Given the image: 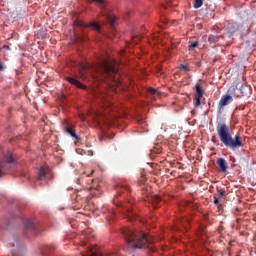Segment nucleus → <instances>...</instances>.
<instances>
[{"label": "nucleus", "instance_id": "f257e3e1", "mask_svg": "<svg viewBox=\"0 0 256 256\" xmlns=\"http://www.w3.org/2000/svg\"><path fill=\"white\" fill-rule=\"evenodd\" d=\"M95 73H99L104 79H108L111 87H121L122 85L119 70L111 61L105 58H100L97 64L84 66L79 71L81 79L95 77Z\"/></svg>", "mask_w": 256, "mask_h": 256}, {"label": "nucleus", "instance_id": "f03ea898", "mask_svg": "<svg viewBox=\"0 0 256 256\" xmlns=\"http://www.w3.org/2000/svg\"><path fill=\"white\" fill-rule=\"evenodd\" d=\"M122 233L126 243L132 249H146L147 253H153L155 251L153 239L147 233L135 232L131 228L123 229Z\"/></svg>", "mask_w": 256, "mask_h": 256}, {"label": "nucleus", "instance_id": "7ed1b4c3", "mask_svg": "<svg viewBox=\"0 0 256 256\" xmlns=\"http://www.w3.org/2000/svg\"><path fill=\"white\" fill-rule=\"evenodd\" d=\"M216 131L221 143H223V145H225L228 149L235 151V149L243 147V138L241 137V134L237 133L233 137L229 126H227L225 122H217Z\"/></svg>", "mask_w": 256, "mask_h": 256}, {"label": "nucleus", "instance_id": "20e7f679", "mask_svg": "<svg viewBox=\"0 0 256 256\" xmlns=\"http://www.w3.org/2000/svg\"><path fill=\"white\" fill-rule=\"evenodd\" d=\"M247 91H249V86L247 85H241L239 88L237 86H231L227 94L220 99L218 104L219 109H223V107H227L229 103H233V97H244V95H247Z\"/></svg>", "mask_w": 256, "mask_h": 256}, {"label": "nucleus", "instance_id": "39448f33", "mask_svg": "<svg viewBox=\"0 0 256 256\" xmlns=\"http://www.w3.org/2000/svg\"><path fill=\"white\" fill-rule=\"evenodd\" d=\"M4 161L0 162V177H3L7 173V169H9V165L13 163V153L8 152L4 155Z\"/></svg>", "mask_w": 256, "mask_h": 256}, {"label": "nucleus", "instance_id": "423d86ee", "mask_svg": "<svg viewBox=\"0 0 256 256\" xmlns=\"http://www.w3.org/2000/svg\"><path fill=\"white\" fill-rule=\"evenodd\" d=\"M94 97L95 99H97V101L101 103L104 109H109V107H111V100L109 99V96H107V94L100 92L94 94Z\"/></svg>", "mask_w": 256, "mask_h": 256}, {"label": "nucleus", "instance_id": "0eeeda50", "mask_svg": "<svg viewBox=\"0 0 256 256\" xmlns=\"http://www.w3.org/2000/svg\"><path fill=\"white\" fill-rule=\"evenodd\" d=\"M38 179H51V170L47 167H41L38 172Z\"/></svg>", "mask_w": 256, "mask_h": 256}, {"label": "nucleus", "instance_id": "6e6552de", "mask_svg": "<svg viewBox=\"0 0 256 256\" xmlns=\"http://www.w3.org/2000/svg\"><path fill=\"white\" fill-rule=\"evenodd\" d=\"M163 199H161V196L159 194H151V196L149 197V201H151L152 206L154 207V209H157V207H159V203H161Z\"/></svg>", "mask_w": 256, "mask_h": 256}, {"label": "nucleus", "instance_id": "1a4fd4ad", "mask_svg": "<svg viewBox=\"0 0 256 256\" xmlns=\"http://www.w3.org/2000/svg\"><path fill=\"white\" fill-rule=\"evenodd\" d=\"M217 165L219 166L221 173H227L229 166L227 165V161L224 158H218Z\"/></svg>", "mask_w": 256, "mask_h": 256}, {"label": "nucleus", "instance_id": "9d476101", "mask_svg": "<svg viewBox=\"0 0 256 256\" xmlns=\"http://www.w3.org/2000/svg\"><path fill=\"white\" fill-rule=\"evenodd\" d=\"M102 15L105 17L109 25H111V27H115V16L113 14L104 10L102 11Z\"/></svg>", "mask_w": 256, "mask_h": 256}, {"label": "nucleus", "instance_id": "9b49d317", "mask_svg": "<svg viewBox=\"0 0 256 256\" xmlns=\"http://www.w3.org/2000/svg\"><path fill=\"white\" fill-rule=\"evenodd\" d=\"M66 81H68V83H71V85H75L79 89H87V86L83 85L81 82H79V80L73 77H66Z\"/></svg>", "mask_w": 256, "mask_h": 256}, {"label": "nucleus", "instance_id": "f8f14e48", "mask_svg": "<svg viewBox=\"0 0 256 256\" xmlns=\"http://www.w3.org/2000/svg\"><path fill=\"white\" fill-rule=\"evenodd\" d=\"M148 97H151V99H159L160 93L157 91V89L154 88H148L147 90Z\"/></svg>", "mask_w": 256, "mask_h": 256}, {"label": "nucleus", "instance_id": "ddd939ff", "mask_svg": "<svg viewBox=\"0 0 256 256\" xmlns=\"http://www.w3.org/2000/svg\"><path fill=\"white\" fill-rule=\"evenodd\" d=\"M195 97H203V88L201 87V84H196L195 85Z\"/></svg>", "mask_w": 256, "mask_h": 256}, {"label": "nucleus", "instance_id": "4468645a", "mask_svg": "<svg viewBox=\"0 0 256 256\" xmlns=\"http://www.w3.org/2000/svg\"><path fill=\"white\" fill-rule=\"evenodd\" d=\"M65 131L68 135H70V137H74V139H79V136H77V134H75V130H73V128L71 127H66Z\"/></svg>", "mask_w": 256, "mask_h": 256}, {"label": "nucleus", "instance_id": "2eb2a0df", "mask_svg": "<svg viewBox=\"0 0 256 256\" xmlns=\"http://www.w3.org/2000/svg\"><path fill=\"white\" fill-rule=\"evenodd\" d=\"M178 225H182L185 229H187V225H189V219L180 218L178 220Z\"/></svg>", "mask_w": 256, "mask_h": 256}, {"label": "nucleus", "instance_id": "dca6fc26", "mask_svg": "<svg viewBox=\"0 0 256 256\" xmlns=\"http://www.w3.org/2000/svg\"><path fill=\"white\" fill-rule=\"evenodd\" d=\"M218 198L221 199L227 195V191L223 188L217 189Z\"/></svg>", "mask_w": 256, "mask_h": 256}, {"label": "nucleus", "instance_id": "f3484780", "mask_svg": "<svg viewBox=\"0 0 256 256\" xmlns=\"http://www.w3.org/2000/svg\"><path fill=\"white\" fill-rule=\"evenodd\" d=\"M203 96H195L194 98V106L195 107H199V105H201V99Z\"/></svg>", "mask_w": 256, "mask_h": 256}, {"label": "nucleus", "instance_id": "a211bd4d", "mask_svg": "<svg viewBox=\"0 0 256 256\" xmlns=\"http://www.w3.org/2000/svg\"><path fill=\"white\" fill-rule=\"evenodd\" d=\"M200 7H203V0H195L194 9H199Z\"/></svg>", "mask_w": 256, "mask_h": 256}, {"label": "nucleus", "instance_id": "6ab92c4d", "mask_svg": "<svg viewBox=\"0 0 256 256\" xmlns=\"http://www.w3.org/2000/svg\"><path fill=\"white\" fill-rule=\"evenodd\" d=\"M94 3H97L101 9H105V0H92Z\"/></svg>", "mask_w": 256, "mask_h": 256}, {"label": "nucleus", "instance_id": "aec40b11", "mask_svg": "<svg viewBox=\"0 0 256 256\" xmlns=\"http://www.w3.org/2000/svg\"><path fill=\"white\" fill-rule=\"evenodd\" d=\"M126 211H127L126 217L128 218V221H133V219L131 218L132 215H135L133 214V210H131V208H128L126 209Z\"/></svg>", "mask_w": 256, "mask_h": 256}, {"label": "nucleus", "instance_id": "412c9836", "mask_svg": "<svg viewBox=\"0 0 256 256\" xmlns=\"http://www.w3.org/2000/svg\"><path fill=\"white\" fill-rule=\"evenodd\" d=\"M208 41H209V43H217V41H219V37L213 36V35L209 36Z\"/></svg>", "mask_w": 256, "mask_h": 256}, {"label": "nucleus", "instance_id": "4be33fe9", "mask_svg": "<svg viewBox=\"0 0 256 256\" xmlns=\"http://www.w3.org/2000/svg\"><path fill=\"white\" fill-rule=\"evenodd\" d=\"M117 191H125L126 193L129 191V186H121V185H118L116 187Z\"/></svg>", "mask_w": 256, "mask_h": 256}, {"label": "nucleus", "instance_id": "5701e85b", "mask_svg": "<svg viewBox=\"0 0 256 256\" xmlns=\"http://www.w3.org/2000/svg\"><path fill=\"white\" fill-rule=\"evenodd\" d=\"M89 27H92V29H95V31H99L101 29V26L99 24L93 22L89 24Z\"/></svg>", "mask_w": 256, "mask_h": 256}, {"label": "nucleus", "instance_id": "b1692460", "mask_svg": "<svg viewBox=\"0 0 256 256\" xmlns=\"http://www.w3.org/2000/svg\"><path fill=\"white\" fill-rule=\"evenodd\" d=\"M24 225L27 229H33V222L31 220H26Z\"/></svg>", "mask_w": 256, "mask_h": 256}, {"label": "nucleus", "instance_id": "393cba45", "mask_svg": "<svg viewBox=\"0 0 256 256\" xmlns=\"http://www.w3.org/2000/svg\"><path fill=\"white\" fill-rule=\"evenodd\" d=\"M74 25H76L77 27H88V25L85 24V22L79 20L75 21Z\"/></svg>", "mask_w": 256, "mask_h": 256}, {"label": "nucleus", "instance_id": "a878e982", "mask_svg": "<svg viewBox=\"0 0 256 256\" xmlns=\"http://www.w3.org/2000/svg\"><path fill=\"white\" fill-rule=\"evenodd\" d=\"M190 43V49H195L197 47H199V42L198 41H192L189 42Z\"/></svg>", "mask_w": 256, "mask_h": 256}, {"label": "nucleus", "instance_id": "bb28decb", "mask_svg": "<svg viewBox=\"0 0 256 256\" xmlns=\"http://www.w3.org/2000/svg\"><path fill=\"white\" fill-rule=\"evenodd\" d=\"M140 39L141 38L139 36H133L132 41H133V43H135V45H137V43H139Z\"/></svg>", "mask_w": 256, "mask_h": 256}, {"label": "nucleus", "instance_id": "cd10ccee", "mask_svg": "<svg viewBox=\"0 0 256 256\" xmlns=\"http://www.w3.org/2000/svg\"><path fill=\"white\" fill-rule=\"evenodd\" d=\"M180 69H183L184 71H190L189 66L185 64L180 65Z\"/></svg>", "mask_w": 256, "mask_h": 256}, {"label": "nucleus", "instance_id": "c85d7f7f", "mask_svg": "<svg viewBox=\"0 0 256 256\" xmlns=\"http://www.w3.org/2000/svg\"><path fill=\"white\" fill-rule=\"evenodd\" d=\"M2 49H5L6 51H11V47L8 45H3Z\"/></svg>", "mask_w": 256, "mask_h": 256}, {"label": "nucleus", "instance_id": "c756f323", "mask_svg": "<svg viewBox=\"0 0 256 256\" xmlns=\"http://www.w3.org/2000/svg\"><path fill=\"white\" fill-rule=\"evenodd\" d=\"M200 233L203 235L205 233V226H200Z\"/></svg>", "mask_w": 256, "mask_h": 256}, {"label": "nucleus", "instance_id": "7c9ffc66", "mask_svg": "<svg viewBox=\"0 0 256 256\" xmlns=\"http://www.w3.org/2000/svg\"><path fill=\"white\" fill-rule=\"evenodd\" d=\"M214 205H219V198L214 197Z\"/></svg>", "mask_w": 256, "mask_h": 256}, {"label": "nucleus", "instance_id": "2f4dec72", "mask_svg": "<svg viewBox=\"0 0 256 256\" xmlns=\"http://www.w3.org/2000/svg\"><path fill=\"white\" fill-rule=\"evenodd\" d=\"M79 117H80L81 121L85 122V116H84V114H80Z\"/></svg>", "mask_w": 256, "mask_h": 256}, {"label": "nucleus", "instance_id": "473e14b6", "mask_svg": "<svg viewBox=\"0 0 256 256\" xmlns=\"http://www.w3.org/2000/svg\"><path fill=\"white\" fill-rule=\"evenodd\" d=\"M106 124L111 125V120H106Z\"/></svg>", "mask_w": 256, "mask_h": 256}, {"label": "nucleus", "instance_id": "72a5a7b5", "mask_svg": "<svg viewBox=\"0 0 256 256\" xmlns=\"http://www.w3.org/2000/svg\"><path fill=\"white\" fill-rule=\"evenodd\" d=\"M113 203L116 204L118 207L121 205V203H116L115 200H113Z\"/></svg>", "mask_w": 256, "mask_h": 256}, {"label": "nucleus", "instance_id": "f704fd0d", "mask_svg": "<svg viewBox=\"0 0 256 256\" xmlns=\"http://www.w3.org/2000/svg\"><path fill=\"white\" fill-rule=\"evenodd\" d=\"M48 249H55V246H48Z\"/></svg>", "mask_w": 256, "mask_h": 256}, {"label": "nucleus", "instance_id": "c9c22d12", "mask_svg": "<svg viewBox=\"0 0 256 256\" xmlns=\"http://www.w3.org/2000/svg\"><path fill=\"white\" fill-rule=\"evenodd\" d=\"M83 247H85V243H83Z\"/></svg>", "mask_w": 256, "mask_h": 256}]
</instances>
